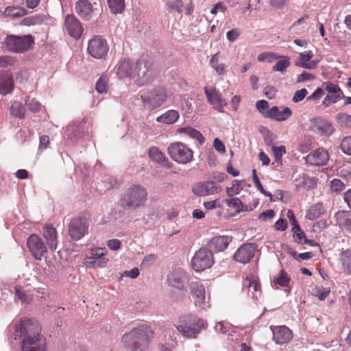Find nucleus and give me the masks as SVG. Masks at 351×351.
Returning a JSON list of instances; mask_svg holds the SVG:
<instances>
[{
    "instance_id": "1",
    "label": "nucleus",
    "mask_w": 351,
    "mask_h": 351,
    "mask_svg": "<svg viewBox=\"0 0 351 351\" xmlns=\"http://www.w3.org/2000/svg\"><path fill=\"white\" fill-rule=\"evenodd\" d=\"M40 332L36 322L29 319L20 322L16 328V336L21 339V351H46L45 339Z\"/></svg>"
},
{
    "instance_id": "2",
    "label": "nucleus",
    "mask_w": 351,
    "mask_h": 351,
    "mask_svg": "<svg viewBox=\"0 0 351 351\" xmlns=\"http://www.w3.org/2000/svg\"><path fill=\"white\" fill-rule=\"evenodd\" d=\"M152 337L151 328L143 324L125 333L122 337V342L131 351H143L147 348Z\"/></svg>"
},
{
    "instance_id": "3",
    "label": "nucleus",
    "mask_w": 351,
    "mask_h": 351,
    "mask_svg": "<svg viewBox=\"0 0 351 351\" xmlns=\"http://www.w3.org/2000/svg\"><path fill=\"white\" fill-rule=\"evenodd\" d=\"M207 327L208 324L204 319L191 314L180 317L176 325L177 330L187 339H196Z\"/></svg>"
},
{
    "instance_id": "4",
    "label": "nucleus",
    "mask_w": 351,
    "mask_h": 351,
    "mask_svg": "<svg viewBox=\"0 0 351 351\" xmlns=\"http://www.w3.org/2000/svg\"><path fill=\"white\" fill-rule=\"evenodd\" d=\"M147 199L146 189L134 184L128 188L120 199V206L125 210H135L143 206Z\"/></svg>"
},
{
    "instance_id": "5",
    "label": "nucleus",
    "mask_w": 351,
    "mask_h": 351,
    "mask_svg": "<svg viewBox=\"0 0 351 351\" xmlns=\"http://www.w3.org/2000/svg\"><path fill=\"white\" fill-rule=\"evenodd\" d=\"M5 45L10 51L23 53L33 48L34 39L30 34L21 36L8 35L5 40Z\"/></svg>"
},
{
    "instance_id": "6",
    "label": "nucleus",
    "mask_w": 351,
    "mask_h": 351,
    "mask_svg": "<svg viewBox=\"0 0 351 351\" xmlns=\"http://www.w3.org/2000/svg\"><path fill=\"white\" fill-rule=\"evenodd\" d=\"M167 152L171 158L180 165L187 164L193 158V151L182 142L170 144Z\"/></svg>"
},
{
    "instance_id": "7",
    "label": "nucleus",
    "mask_w": 351,
    "mask_h": 351,
    "mask_svg": "<svg viewBox=\"0 0 351 351\" xmlns=\"http://www.w3.org/2000/svg\"><path fill=\"white\" fill-rule=\"evenodd\" d=\"M132 79L139 86L151 82L153 79L152 64L144 59L136 61L134 68Z\"/></svg>"
},
{
    "instance_id": "8",
    "label": "nucleus",
    "mask_w": 351,
    "mask_h": 351,
    "mask_svg": "<svg viewBox=\"0 0 351 351\" xmlns=\"http://www.w3.org/2000/svg\"><path fill=\"white\" fill-rule=\"evenodd\" d=\"M214 264L213 252L206 247L199 249L191 259V265L195 271H202Z\"/></svg>"
},
{
    "instance_id": "9",
    "label": "nucleus",
    "mask_w": 351,
    "mask_h": 351,
    "mask_svg": "<svg viewBox=\"0 0 351 351\" xmlns=\"http://www.w3.org/2000/svg\"><path fill=\"white\" fill-rule=\"evenodd\" d=\"M88 227L89 223L86 217H75L68 226V234L72 241H77L88 233Z\"/></svg>"
},
{
    "instance_id": "10",
    "label": "nucleus",
    "mask_w": 351,
    "mask_h": 351,
    "mask_svg": "<svg viewBox=\"0 0 351 351\" xmlns=\"http://www.w3.org/2000/svg\"><path fill=\"white\" fill-rule=\"evenodd\" d=\"M167 97L166 90L159 87L151 90L148 95H141V99L144 108L152 110L162 106L166 101Z\"/></svg>"
},
{
    "instance_id": "11",
    "label": "nucleus",
    "mask_w": 351,
    "mask_h": 351,
    "mask_svg": "<svg viewBox=\"0 0 351 351\" xmlns=\"http://www.w3.org/2000/svg\"><path fill=\"white\" fill-rule=\"evenodd\" d=\"M108 50L107 41L101 36H95L88 43V53L94 58L101 59L106 57Z\"/></svg>"
},
{
    "instance_id": "12",
    "label": "nucleus",
    "mask_w": 351,
    "mask_h": 351,
    "mask_svg": "<svg viewBox=\"0 0 351 351\" xmlns=\"http://www.w3.org/2000/svg\"><path fill=\"white\" fill-rule=\"evenodd\" d=\"M27 247L35 259L41 260L46 257L47 247L42 239L36 234H31L27 241Z\"/></svg>"
},
{
    "instance_id": "13",
    "label": "nucleus",
    "mask_w": 351,
    "mask_h": 351,
    "mask_svg": "<svg viewBox=\"0 0 351 351\" xmlns=\"http://www.w3.org/2000/svg\"><path fill=\"white\" fill-rule=\"evenodd\" d=\"M309 130L320 136H329L334 132V128L327 120L320 117L310 119Z\"/></svg>"
},
{
    "instance_id": "14",
    "label": "nucleus",
    "mask_w": 351,
    "mask_h": 351,
    "mask_svg": "<svg viewBox=\"0 0 351 351\" xmlns=\"http://www.w3.org/2000/svg\"><path fill=\"white\" fill-rule=\"evenodd\" d=\"M189 281V275L183 269L173 270L167 278L168 285L178 290H184Z\"/></svg>"
},
{
    "instance_id": "15",
    "label": "nucleus",
    "mask_w": 351,
    "mask_h": 351,
    "mask_svg": "<svg viewBox=\"0 0 351 351\" xmlns=\"http://www.w3.org/2000/svg\"><path fill=\"white\" fill-rule=\"evenodd\" d=\"M204 89L208 101L213 106L214 109L223 112V107L227 105V102L223 99L221 93L213 86H206Z\"/></svg>"
},
{
    "instance_id": "16",
    "label": "nucleus",
    "mask_w": 351,
    "mask_h": 351,
    "mask_svg": "<svg viewBox=\"0 0 351 351\" xmlns=\"http://www.w3.org/2000/svg\"><path fill=\"white\" fill-rule=\"evenodd\" d=\"M256 250L254 243H245L241 245L234 254V259L243 264L249 263L254 257Z\"/></svg>"
},
{
    "instance_id": "17",
    "label": "nucleus",
    "mask_w": 351,
    "mask_h": 351,
    "mask_svg": "<svg viewBox=\"0 0 351 351\" xmlns=\"http://www.w3.org/2000/svg\"><path fill=\"white\" fill-rule=\"evenodd\" d=\"M65 28L68 34L73 38H81L84 29L80 21L73 14H68L64 20Z\"/></svg>"
},
{
    "instance_id": "18",
    "label": "nucleus",
    "mask_w": 351,
    "mask_h": 351,
    "mask_svg": "<svg viewBox=\"0 0 351 351\" xmlns=\"http://www.w3.org/2000/svg\"><path fill=\"white\" fill-rule=\"evenodd\" d=\"M243 291L252 299L257 300L261 296V285L254 276H247L243 282Z\"/></svg>"
},
{
    "instance_id": "19",
    "label": "nucleus",
    "mask_w": 351,
    "mask_h": 351,
    "mask_svg": "<svg viewBox=\"0 0 351 351\" xmlns=\"http://www.w3.org/2000/svg\"><path fill=\"white\" fill-rule=\"evenodd\" d=\"M221 190V187L213 181L199 182L193 185L192 188L193 193L198 196L213 195Z\"/></svg>"
},
{
    "instance_id": "20",
    "label": "nucleus",
    "mask_w": 351,
    "mask_h": 351,
    "mask_svg": "<svg viewBox=\"0 0 351 351\" xmlns=\"http://www.w3.org/2000/svg\"><path fill=\"white\" fill-rule=\"evenodd\" d=\"M273 333V340L278 344H285L293 338L291 330L286 326H271Z\"/></svg>"
},
{
    "instance_id": "21",
    "label": "nucleus",
    "mask_w": 351,
    "mask_h": 351,
    "mask_svg": "<svg viewBox=\"0 0 351 351\" xmlns=\"http://www.w3.org/2000/svg\"><path fill=\"white\" fill-rule=\"evenodd\" d=\"M329 158L326 150L323 148H318L312 152L305 157L306 163L314 166H323L326 164Z\"/></svg>"
},
{
    "instance_id": "22",
    "label": "nucleus",
    "mask_w": 351,
    "mask_h": 351,
    "mask_svg": "<svg viewBox=\"0 0 351 351\" xmlns=\"http://www.w3.org/2000/svg\"><path fill=\"white\" fill-rule=\"evenodd\" d=\"M190 291L194 300L195 305L200 309H203V304L205 302L204 285L199 282H193L190 285Z\"/></svg>"
},
{
    "instance_id": "23",
    "label": "nucleus",
    "mask_w": 351,
    "mask_h": 351,
    "mask_svg": "<svg viewBox=\"0 0 351 351\" xmlns=\"http://www.w3.org/2000/svg\"><path fill=\"white\" fill-rule=\"evenodd\" d=\"M232 239V237L225 235L214 237L208 242V249L213 253L223 252L228 247Z\"/></svg>"
},
{
    "instance_id": "24",
    "label": "nucleus",
    "mask_w": 351,
    "mask_h": 351,
    "mask_svg": "<svg viewBox=\"0 0 351 351\" xmlns=\"http://www.w3.org/2000/svg\"><path fill=\"white\" fill-rule=\"evenodd\" d=\"M75 12L80 17L85 21L92 19L93 8L88 0H78L75 3Z\"/></svg>"
},
{
    "instance_id": "25",
    "label": "nucleus",
    "mask_w": 351,
    "mask_h": 351,
    "mask_svg": "<svg viewBox=\"0 0 351 351\" xmlns=\"http://www.w3.org/2000/svg\"><path fill=\"white\" fill-rule=\"evenodd\" d=\"M134 66L130 59H123L119 62L117 66V75L119 78H132Z\"/></svg>"
},
{
    "instance_id": "26",
    "label": "nucleus",
    "mask_w": 351,
    "mask_h": 351,
    "mask_svg": "<svg viewBox=\"0 0 351 351\" xmlns=\"http://www.w3.org/2000/svg\"><path fill=\"white\" fill-rule=\"evenodd\" d=\"M43 236L47 241V243L51 251H55L57 248V231L51 225H47L43 230Z\"/></svg>"
},
{
    "instance_id": "27",
    "label": "nucleus",
    "mask_w": 351,
    "mask_h": 351,
    "mask_svg": "<svg viewBox=\"0 0 351 351\" xmlns=\"http://www.w3.org/2000/svg\"><path fill=\"white\" fill-rule=\"evenodd\" d=\"M337 223L346 231L351 232V212L338 211L335 214Z\"/></svg>"
},
{
    "instance_id": "28",
    "label": "nucleus",
    "mask_w": 351,
    "mask_h": 351,
    "mask_svg": "<svg viewBox=\"0 0 351 351\" xmlns=\"http://www.w3.org/2000/svg\"><path fill=\"white\" fill-rule=\"evenodd\" d=\"M14 89V80L10 74H0V93L6 95Z\"/></svg>"
},
{
    "instance_id": "29",
    "label": "nucleus",
    "mask_w": 351,
    "mask_h": 351,
    "mask_svg": "<svg viewBox=\"0 0 351 351\" xmlns=\"http://www.w3.org/2000/svg\"><path fill=\"white\" fill-rule=\"evenodd\" d=\"M326 212L325 208L322 203L317 202L313 204L307 210L306 218L311 221H314L324 215Z\"/></svg>"
},
{
    "instance_id": "30",
    "label": "nucleus",
    "mask_w": 351,
    "mask_h": 351,
    "mask_svg": "<svg viewBox=\"0 0 351 351\" xmlns=\"http://www.w3.org/2000/svg\"><path fill=\"white\" fill-rule=\"evenodd\" d=\"M149 158L165 167H169V160L165 157L164 154L157 147H152L148 152Z\"/></svg>"
},
{
    "instance_id": "31",
    "label": "nucleus",
    "mask_w": 351,
    "mask_h": 351,
    "mask_svg": "<svg viewBox=\"0 0 351 351\" xmlns=\"http://www.w3.org/2000/svg\"><path fill=\"white\" fill-rule=\"evenodd\" d=\"M27 10L20 6L10 5L5 8L3 15L10 18H18L25 16Z\"/></svg>"
},
{
    "instance_id": "32",
    "label": "nucleus",
    "mask_w": 351,
    "mask_h": 351,
    "mask_svg": "<svg viewBox=\"0 0 351 351\" xmlns=\"http://www.w3.org/2000/svg\"><path fill=\"white\" fill-rule=\"evenodd\" d=\"M178 132L180 134H184L190 138L196 140L199 145H202L205 141L200 132L191 127L180 128L178 130Z\"/></svg>"
},
{
    "instance_id": "33",
    "label": "nucleus",
    "mask_w": 351,
    "mask_h": 351,
    "mask_svg": "<svg viewBox=\"0 0 351 351\" xmlns=\"http://www.w3.org/2000/svg\"><path fill=\"white\" fill-rule=\"evenodd\" d=\"M179 118V113L176 110H168L162 115L156 118V121L158 123H163L166 124H173Z\"/></svg>"
},
{
    "instance_id": "34",
    "label": "nucleus",
    "mask_w": 351,
    "mask_h": 351,
    "mask_svg": "<svg viewBox=\"0 0 351 351\" xmlns=\"http://www.w3.org/2000/svg\"><path fill=\"white\" fill-rule=\"evenodd\" d=\"M106 250L101 247H97L91 250L93 258L97 261V266L102 267L108 262V259L105 257Z\"/></svg>"
},
{
    "instance_id": "35",
    "label": "nucleus",
    "mask_w": 351,
    "mask_h": 351,
    "mask_svg": "<svg viewBox=\"0 0 351 351\" xmlns=\"http://www.w3.org/2000/svg\"><path fill=\"white\" fill-rule=\"evenodd\" d=\"M47 19V17L45 15L38 14L24 18L21 24L25 26L41 25Z\"/></svg>"
},
{
    "instance_id": "36",
    "label": "nucleus",
    "mask_w": 351,
    "mask_h": 351,
    "mask_svg": "<svg viewBox=\"0 0 351 351\" xmlns=\"http://www.w3.org/2000/svg\"><path fill=\"white\" fill-rule=\"evenodd\" d=\"M10 114L19 119L25 117V108L21 101H13L10 108Z\"/></svg>"
},
{
    "instance_id": "37",
    "label": "nucleus",
    "mask_w": 351,
    "mask_h": 351,
    "mask_svg": "<svg viewBox=\"0 0 351 351\" xmlns=\"http://www.w3.org/2000/svg\"><path fill=\"white\" fill-rule=\"evenodd\" d=\"M108 7L113 14L121 13L125 10V0H107Z\"/></svg>"
},
{
    "instance_id": "38",
    "label": "nucleus",
    "mask_w": 351,
    "mask_h": 351,
    "mask_svg": "<svg viewBox=\"0 0 351 351\" xmlns=\"http://www.w3.org/2000/svg\"><path fill=\"white\" fill-rule=\"evenodd\" d=\"M341 262L343 270L351 274V250H347L341 254Z\"/></svg>"
},
{
    "instance_id": "39",
    "label": "nucleus",
    "mask_w": 351,
    "mask_h": 351,
    "mask_svg": "<svg viewBox=\"0 0 351 351\" xmlns=\"http://www.w3.org/2000/svg\"><path fill=\"white\" fill-rule=\"evenodd\" d=\"M280 60L276 62L273 66L272 70L274 71H280L284 73L287 68L290 66V58L288 56H280Z\"/></svg>"
},
{
    "instance_id": "40",
    "label": "nucleus",
    "mask_w": 351,
    "mask_h": 351,
    "mask_svg": "<svg viewBox=\"0 0 351 351\" xmlns=\"http://www.w3.org/2000/svg\"><path fill=\"white\" fill-rule=\"evenodd\" d=\"M226 203L228 207L236 209L237 213L246 211L247 209V206H245L238 197H232L230 199H226Z\"/></svg>"
},
{
    "instance_id": "41",
    "label": "nucleus",
    "mask_w": 351,
    "mask_h": 351,
    "mask_svg": "<svg viewBox=\"0 0 351 351\" xmlns=\"http://www.w3.org/2000/svg\"><path fill=\"white\" fill-rule=\"evenodd\" d=\"M336 120L341 128H351V115L345 112H339L336 115Z\"/></svg>"
},
{
    "instance_id": "42",
    "label": "nucleus",
    "mask_w": 351,
    "mask_h": 351,
    "mask_svg": "<svg viewBox=\"0 0 351 351\" xmlns=\"http://www.w3.org/2000/svg\"><path fill=\"white\" fill-rule=\"evenodd\" d=\"M290 282V278L287 273L283 269L280 270L278 275L274 278V283L279 285L281 287H288Z\"/></svg>"
},
{
    "instance_id": "43",
    "label": "nucleus",
    "mask_w": 351,
    "mask_h": 351,
    "mask_svg": "<svg viewBox=\"0 0 351 351\" xmlns=\"http://www.w3.org/2000/svg\"><path fill=\"white\" fill-rule=\"evenodd\" d=\"M252 179H253V182L254 183V184L256 185V188L258 189V190L262 193L266 197H269V200L270 202H274V199H273V195L271 193L269 192H267L266 191L263 186H262L260 180H259V178L256 174V171L255 169H254L252 170Z\"/></svg>"
},
{
    "instance_id": "44",
    "label": "nucleus",
    "mask_w": 351,
    "mask_h": 351,
    "mask_svg": "<svg viewBox=\"0 0 351 351\" xmlns=\"http://www.w3.org/2000/svg\"><path fill=\"white\" fill-rule=\"evenodd\" d=\"M291 231L293 232V237L294 241L300 244L304 243V238H306L304 233L301 230L299 225H295L293 227Z\"/></svg>"
},
{
    "instance_id": "45",
    "label": "nucleus",
    "mask_w": 351,
    "mask_h": 351,
    "mask_svg": "<svg viewBox=\"0 0 351 351\" xmlns=\"http://www.w3.org/2000/svg\"><path fill=\"white\" fill-rule=\"evenodd\" d=\"M168 9L176 11L178 13L182 12V8L184 6L182 0H169L167 3Z\"/></svg>"
},
{
    "instance_id": "46",
    "label": "nucleus",
    "mask_w": 351,
    "mask_h": 351,
    "mask_svg": "<svg viewBox=\"0 0 351 351\" xmlns=\"http://www.w3.org/2000/svg\"><path fill=\"white\" fill-rule=\"evenodd\" d=\"M242 189L241 183L239 180H234L232 186L226 189L227 195L229 197H232L234 195H237Z\"/></svg>"
},
{
    "instance_id": "47",
    "label": "nucleus",
    "mask_w": 351,
    "mask_h": 351,
    "mask_svg": "<svg viewBox=\"0 0 351 351\" xmlns=\"http://www.w3.org/2000/svg\"><path fill=\"white\" fill-rule=\"evenodd\" d=\"M260 132L264 137L265 143L267 145L271 146L272 147V145H274V136L273 132H271L270 130H269L267 128H263L260 130Z\"/></svg>"
},
{
    "instance_id": "48",
    "label": "nucleus",
    "mask_w": 351,
    "mask_h": 351,
    "mask_svg": "<svg viewBox=\"0 0 351 351\" xmlns=\"http://www.w3.org/2000/svg\"><path fill=\"white\" fill-rule=\"evenodd\" d=\"M95 89L99 93H104L107 90V77L102 75L95 84Z\"/></svg>"
},
{
    "instance_id": "49",
    "label": "nucleus",
    "mask_w": 351,
    "mask_h": 351,
    "mask_svg": "<svg viewBox=\"0 0 351 351\" xmlns=\"http://www.w3.org/2000/svg\"><path fill=\"white\" fill-rule=\"evenodd\" d=\"M25 105L28 110L33 112H38L41 108V104L38 101L34 99H31L29 97L26 99Z\"/></svg>"
},
{
    "instance_id": "50",
    "label": "nucleus",
    "mask_w": 351,
    "mask_h": 351,
    "mask_svg": "<svg viewBox=\"0 0 351 351\" xmlns=\"http://www.w3.org/2000/svg\"><path fill=\"white\" fill-rule=\"evenodd\" d=\"M340 147L344 154L351 155V136L343 138L340 144Z\"/></svg>"
},
{
    "instance_id": "51",
    "label": "nucleus",
    "mask_w": 351,
    "mask_h": 351,
    "mask_svg": "<svg viewBox=\"0 0 351 351\" xmlns=\"http://www.w3.org/2000/svg\"><path fill=\"white\" fill-rule=\"evenodd\" d=\"M272 151L275 158L276 161L281 162L282 157L284 154H286V148L284 145H280L279 147H276L272 145Z\"/></svg>"
},
{
    "instance_id": "52",
    "label": "nucleus",
    "mask_w": 351,
    "mask_h": 351,
    "mask_svg": "<svg viewBox=\"0 0 351 351\" xmlns=\"http://www.w3.org/2000/svg\"><path fill=\"white\" fill-rule=\"evenodd\" d=\"M324 88L328 92L329 94H339V93H341V90L337 86L330 82H327L324 83Z\"/></svg>"
},
{
    "instance_id": "53",
    "label": "nucleus",
    "mask_w": 351,
    "mask_h": 351,
    "mask_svg": "<svg viewBox=\"0 0 351 351\" xmlns=\"http://www.w3.org/2000/svg\"><path fill=\"white\" fill-rule=\"evenodd\" d=\"M280 110L277 106H274L271 108L267 110L266 112L264 113V117L273 119L278 121V117H279Z\"/></svg>"
},
{
    "instance_id": "54",
    "label": "nucleus",
    "mask_w": 351,
    "mask_h": 351,
    "mask_svg": "<svg viewBox=\"0 0 351 351\" xmlns=\"http://www.w3.org/2000/svg\"><path fill=\"white\" fill-rule=\"evenodd\" d=\"M345 186V184L339 179H333L330 182V189L335 192L341 191Z\"/></svg>"
},
{
    "instance_id": "55",
    "label": "nucleus",
    "mask_w": 351,
    "mask_h": 351,
    "mask_svg": "<svg viewBox=\"0 0 351 351\" xmlns=\"http://www.w3.org/2000/svg\"><path fill=\"white\" fill-rule=\"evenodd\" d=\"M341 97L339 94H330L328 95L323 100L322 104L326 107L330 106V103H337L339 101Z\"/></svg>"
},
{
    "instance_id": "56",
    "label": "nucleus",
    "mask_w": 351,
    "mask_h": 351,
    "mask_svg": "<svg viewBox=\"0 0 351 351\" xmlns=\"http://www.w3.org/2000/svg\"><path fill=\"white\" fill-rule=\"evenodd\" d=\"M277 58L278 57H276V55L273 53L265 52L260 53L258 56L257 59L260 62L265 61L268 62H272L274 60L277 59Z\"/></svg>"
},
{
    "instance_id": "57",
    "label": "nucleus",
    "mask_w": 351,
    "mask_h": 351,
    "mask_svg": "<svg viewBox=\"0 0 351 351\" xmlns=\"http://www.w3.org/2000/svg\"><path fill=\"white\" fill-rule=\"evenodd\" d=\"M308 90L306 88H302L295 92L292 101L295 103L301 101L307 95Z\"/></svg>"
},
{
    "instance_id": "58",
    "label": "nucleus",
    "mask_w": 351,
    "mask_h": 351,
    "mask_svg": "<svg viewBox=\"0 0 351 351\" xmlns=\"http://www.w3.org/2000/svg\"><path fill=\"white\" fill-rule=\"evenodd\" d=\"M315 76L310 73L303 71L300 75H299L297 77V82H302L305 81H311L315 79Z\"/></svg>"
},
{
    "instance_id": "59",
    "label": "nucleus",
    "mask_w": 351,
    "mask_h": 351,
    "mask_svg": "<svg viewBox=\"0 0 351 351\" xmlns=\"http://www.w3.org/2000/svg\"><path fill=\"white\" fill-rule=\"evenodd\" d=\"M313 57V53L312 51H308L299 54L298 60L299 62L306 63Z\"/></svg>"
},
{
    "instance_id": "60",
    "label": "nucleus",
    "mask_w": 351,
    "mask_h": 351,
    "mask_svg": "<svg viewBox=\"0 0 351 351\" xmlns=\"http://www.w3.org/2000/svg\"><path fill=\"white\" fill-rule=\"evenodd\" d=\"M14 60L9 56H0V67H6L13 64Z\"/></svg>"
},
{
    "instance_id": "61",
    "label": "nucleus",
    "mask_w": 351,
    "mask_h": 351,
    "mask_svg": "<svg viewBox=\"0 0 351 351\" xmlns=\"http://www.w3.org/2000/svg\"><path fill=\"white\" fill-rule=\"evenodd\" d=\"M295 65L307 69H313L317 66V62L315 60H312L310 62H307L306 63H304L295 61Z\"/></svg>"
},
{
    "instance_id": "62",
    "label": "nucleus",
    "mask_w": 351,
    "mask_h": 351,
    "mask_svg": "<svg viewBox=\"0 0 351 351\" xmlns=\"http://www.w3.org/2000/svg\"><path fill=\"white\" fill-rule=\"evenodd\" d=\"M291 110L289 108L286 107L282 111H280L279 117H278V121H284L287 120L289 117H291Z\"/></svg>"
},
{
    "instance_id": "63",
    "label": "nucleus",
    "mask_w": 351,
    "mask_h": 351,
    "mask_svg": "<svg viewBox=\"0 0 351 351\" xmlns=\"http://www.w3.org/2000/svg\"><path fill=\"white\" fill-rule=\"evenodd\" d=\"M324 94V91L321 88H317L315 92L308 96L306 99L307 101L317 100L321 98Z\"/></svg>"
},
{
    "instance_id": "64",
    "label": "nucleus",
    "mask_w": 351,
    "mask_h": 351,
    "mask_svg": "<svg viewBox=\"0 0 351 351\" xmlns=\"http://www.w3.org/2000/svg\"><path fill=\"white\" fill-rule=\"evenodd\" d=\"M121 241L119 239H110L107 243V246L112 250H117L121 247Z\"/></svg>"
}]
</instances>
